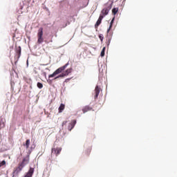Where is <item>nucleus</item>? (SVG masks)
<instances>
[{
    "mask_svg": "<svg viewBox=\"0 0 177 177\" xmlns=\"http://www.w3.org/2000/svg\"><path fill=\"white\" fill-rule=\"evenodd\" d=\"M30 162V155L25 157L23 160L19 163L18 167L15 168L12 172L13 176L19 175V173L23 170L24 167Z\"/></svg>",
    "mask_w": 177,
    "mask_h": 177,
    "instance_id": "1",
    "label": "nucleus"
},
{
    "mask_svg": "<svg viewBox=\"0 0 177 177\" xmlns=\"http://www.w3.org/2000/svg\"><path fill=\"white\" fill-rule=\"evenodd\" d=\"M67 66H68V62L64 66L57 68L53 74L48 75V77L53 78V77H56L57 75L60 74V73H62V71H64L66 68H67Z\"/></svg>",
    "mask_w": 177,
    "mask_h": 177,
    "instance_id": "2",
    "label": "nucleus"
},
{
    "mask_svg": "<svg viewBox=\"0 0 177 177\" xmlns=\"http://www.w3.org/2000/svg\"><path fill=\"white\" fill-rule=\"evenodd\" d=\"M44 42V28H39L37 32V44L39 45Z\"/></svg>",
    "mask_w": 177,
    "mask_h": 177,
    "instance_id": "3",
    "label": "nucleus"
},
{
    "mask_svg": "<svg viewBox=\"0 0 177 177\" xmlns=\"http://www.w3.org/2000/svg\"><path fill=\"white\" fill-rule=\"evenodd\" d=\"M72 72H73L72 68H68L66 70V71L63 72L58 76L55 77L54 78V80H57V78H64V77H67V75H68V74H71Z\"/></svg>",
    "mask_w": 177,
    "mask_h": 177,
    "instance_id": "4",
    "label": "nucleus"
},
{
    "mask_svg": "<svg viewBox=\"0 0 177 177\" xmlns=\"http://www.w3.org/2000/svg\"><path fill=\"white\" fill-rule=\"evenodd\" d=\"M111 9V6H109L108 8H103L101 11L102 15H100V16H103V17H104V16H107Z\"/></svg>",
    "mask_w": 177,
    "mask_h": 177,
    "instance_id": "5",
    "label": "nucleus"
},
{
    "mask_svg": "<svg viewBox=\"0 0 177 177\" xmlns=\"http://www.w3.org/2000/svg\"><path fill=\"white\" fill-rule=\"evenodd\" d=\"M51 152H54L55 156L57 157V156H59L62 152V147L52 148Z\"/></svg>",
    "mask_w": 177,
    "mask_h": 177,
    "instance_id": "6",
    "label": "nucleus"
},
{
    "mask_svg": "<svg viewBox=\"0 0 177 177\" xmlns=\"http://www.w3.org/2000/svg\"><path fill=\"white\" fill-rule=\"evenodd\" d=\"M102 20H103V15H100L97 22L95 24V28H97L102 24Z\"/></svg>",
    "mask_w": 177,
    "mask_h": 177,
    "instance_id": "7",
    "label": "nucleus"
},
{
    "mask_svg": "<svg viewBox=\"0 0 177 177\" xmlns=\"http://www.w3.org/2000/svg\"><path fill=\"white\" fill-rule=\"evenodd\" d=\"M77 124V120H72L71 123H69L68 126V131H71L74 127H75V124Z\"/></svg>",
    "mask_w": 177,
    "mask_h": 177,
    "instance_id": "8",
    "label": "nucleus"
},
{
    "mask_svg": "<svg viewBox=\"0 0 177 177\" xmlns=\"http://www.w3.org/2000/svg\"><path fill=\"white\" fill-rule=\"evenodd\" d=\"M99 93H100V88H99V86H96L95 88L94 99H97V96H99Z\"/></svg>",
    "mask_w": 177,
    "mask_h": 177,
    "instance_id": "9",
    "label": "nucleus"
},
{
    "mask_svg": "<svg viewBox=\"0 0 177 177\" xmlns=\"http://www.w3.org/2000/svg\"><path fill=\"white\" fill-rule=\"evenodd\" d=\"M32 175H34V168L30 167L25 177H32Z\"/></svg>",
    "mask_w": 177,
    "mask_h": 177,
    "instance_id": "10",
    "label": "nucleus"
},
{
    "mask_svg": "<svg viewBox=\"0 0 177 177\" xmlns=\"http://www.w3.org/2000/svg\"><path fill=\"white\" fill-rule=\"evenodd\" d=\"M16 53L17 55V58H20V56H21V47L20 46H18L17 48H16Z\"/></svg>",
    "mask_w": 177,
    "mask_h": 177,
    "instance_id": "11",
    "label": "nucleus"
},
{
    "mask_svg": "<svg viewBox=\"0 0 177 177\" xmlns=\"http://www.w3.org/2000/svg\"><path fill=\"white\" fill-rule=\"evenodd\" d=\"M92 110V107L89 106H86L82 109V111L84 113H88V111H91Z\"/></svg>",
    "mask_w": 177,
    "mask_h": 177,
    "instance_id": "12",
    "label": "nucleus"
},
{
    "mask_svg": "<svg viewBox=\"0 0 177 177\" xmlns=\"http://www.w3.org/2000/svg\"><path fill=\"white\" fill-rule=\"evenodd\" d=\"M65 107H66V106L64 105V104H61L59 107V113H62L63 110H64Z\"/></svg>",
    "mask_w": 177,
    "mask_h": 177,
    "instance_id": "13",
    "label": "nucleus"
},
{
    "mask_svg": "<svg viewBox=\"0 0 177 177\" xmlns=\"http://www.w3.org/2000/svg\"><path fill=\"white\" fill-rule=\"evenodd\" d=\"M114 23V18L112 19V20L111 21L110 23V26L109 29L107 30V32H110V30H111V28H113V24Z\"/></svg>",
    "mask_w": 177,
    "mask_h": 177,
    "instance_id": "14",
    "label": "nucleus"
},
{
    "mask_svg": "<svg viewBox=\"0 0 177 177\" xmlns=\"http://www.w3.org/2000/svg\"><path fill=\"white\" fill-rule=\"evenodd\" d=\"M118 12V8H114L112 9V13L114 16H115Z\"/></svg>",
    "mask_w": 177,
    "mask_h": 177,
    "instance_id": "15",
    "label": "nucleus"
},
{
    "mask_svg": "<svg viewBox=\"0 0 177 177\" xmlns=\"http://www.w3.org/2000/svg\"><path fill=\"white\" fill-rule=\"evenodd\" d=\"M24 146H26V148L28 149V147H30V140H26V144L24 145Z\"/></svg>",
    "mask_w": 177,
    "mask_h": 177,
    "instance_id": "16",
    "label": "nucleus"
},
{
    "mask_svg": "<svg viewBox=\"0 0 177 177\" xmlns=\"http://www.w3.org/2000/svg\"><path fill=\"white\" fill-rule=\"evenodd\" d=\"M104 52H106V47H104L101 51L100 56L103 57L104 56Z\"/></svg>",
    "mask_w": 177,
    "mask_h": 177,
    "instance_id": "17",
    "label": "nucleus"
},
{
    "mask_svg": "<svg viewBox=\"0 0 177 177\" xmlns=\"http://www.w3.org/2000/svg\"><path fill=\"white\" fill-rule=\"evenodd\" d=\"M37 88H39V89H42L44 88V84L41 82H37Z\"/></svg>",
    "mask_w": 177,
    "mask_h": 177,
    "instance_id": "18",
    "label": "nucleus"
},
{
    "mask_svg": "<svg viewBox=\"0 0 177 177\" xmlns=\"http://www.w3.org/2000/svg\"><path fill=\"white\" fill-rule=\"evenodd\" d=\"M5 128V122H2V120H0V129Z\"/></svg>",
    "mask_w": 177,
    "mask_h": 177,
    "instance_id": "19",
    "label": "nucleus"
},
{
    "mask_svg": "<svg viewBox=\"0 0 177 177\" xmlns=\"http://www.w3.org/2000/svg\"><path fill=\"white\" fill-rule=\"evenodd\" d=\"M99 38H100L101 42H103V39H104L103 35H100Z\"/></svg>",
    "mask_w": 177,
    "mask_h": 177,
    "instance_id": "20",
    "label": "nucleus"
},
{
    "mask_svg": "<svg viewBox=\"0 0 177 177\" xmlns=\"http://www.w3.org/2000/svg\"><path fill=\"white\" fill-rule=\"evenodd\" d=\"M6 165V161L3 160L1 162H0V167H3V165Z\"/></svg>",
    "mask_w": 177,
    "mask_h": 177,
    "instance_id": "21",
    "label": "nucleus"
},
{
    "mask_svg": "<svg viewBox=\"0 0 177 177\" xmlns=\"http://www.w3.org/2000/svg\"><path fill=\"white\" fill-rule=\"evenodd\" d=\"M111 39H108L106 41V44L107 45H110V42H111Z\"/></svg>",
    "mask_w": 177,
    "mask_h": 177,
    "instance_id": "22",
    "label": "nucleus"
},
{
    "mask_svg": "<svg viewBox=\"0 0 177 177\" xmlns=\"http://www.w3.org/2000/svg\"><path fill=\"white\" fill-rule=\"evenodd\" d=\"M66 124H67V121H64L62 122V127H64V125H66Z\"/></svg>",
    "mask_w": 177,
    "mask_h": 177,
    "instance_id": "23",
    "label": "nucleus"
},
{
    "mask_svg": "<svg viewBox=\"0 0 177 177\" xmlns=\"http://www.w3.org/2000/svg\"><path fill=\"white\" fill-rule=\"evenodd\" d=\"M43 75H44V77H46V72H44V73H43Z\"/></svg>",
    "mask_w": 177,
    "mask_h": 177,
    "instance_id": "24",
    "label": "nucleus"
},
{
    "mask_svg": "<svg viewBox=\"0 0 177 177\" xmlns=\"http://www.w3.org/2000/svg\"><path fill=\"white\" fill-rule=\"evenodd\" d=\"M91 149L90 148V149H88V154H89V153H91Z\"/></svg>",
    "mask_w": 177,
    "mask_h": 177,
    "instance_id": "25",
    "label": "nucleus"
}]
</instances>
